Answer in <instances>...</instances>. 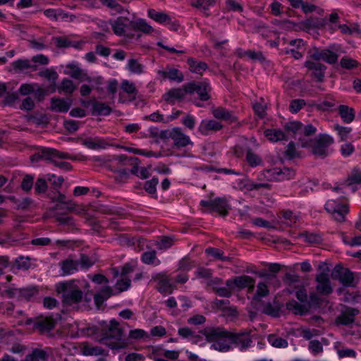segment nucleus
<instances>
[{
    "mask_svg": "<svg viewBox=\"0 0 361 361\" xmlns=\"http://www.w3.org/2000/svg\"><path fill=\"white\" fill-rule=\"evenodd\" d=\"M224 332H229L221 327H207L199 331L204 335L207 342L213 343L212 349L220 352H228L231 348L232 344L228 341V336Z\"/></svg>",
    "mask_w": 361,
    "mask_h": 361,
    "instance_id": "1",
    "label": "nucleus"
},
{
    "mask_svg": "<svg viewBox=\"0 0 361 361\" xmlns=\"http://www.w3.org/2000/svg\"><path fill=\"white\" fill-rule=\"evenodd\" d=\"M119 323L112 319L109 322V326L107 329H104V336L99 339V342L106 345L111 349L120 350L124 349L128 344L123 341L124 330L123 328L118 327Z\"/></svg>",
    "mask_w": 361,
    "mask_h": 361,
    "instance_id": "2",
    "label": "nucleus"
},
{
    "mask_svg": "<svg viewBox=\"0 0 361 361\" xmlns=\"http://www.w3.org/2000/svg\"><path fill=\"white\" fill-rule=\"evenodd\" d=\"M56 290L61 294L62 302L67 306L78 304L83 298V292L73 281L57 283Z\"/></svg>",
    "mask_w": 361,
    "mask_h": 361,
    "instance_id": "3",
    "label": "nucleus"
},
{
    "mask_svg": "<svg viewBox=\"0 0 361 361\" xmlns=\"http://www.w3.org/2000/svg\"><path fill=\"white\" fill-rule=\"evenodd\" d=\"M334 142V138L327 134H319L310 140L311 152L317 157L324 159L330 154L329 147Z\"/></svg>",
    "mask_w": 361,
    "mask_h": 361,
    "instance_id": "4",
    "label": "nucleus"
},
{
    "mask_svg": "<svg viewBox=\"0 0 361 361\" xmlns=\"http://www.w3.org/2000/svg\"><path fill=\"white\" fill-rule=\"evenodd\" d=\"M251 330L242 329L238 332H224L228 336L229 342L240 350H245L250 348L252 343Z\"/></svg>",
    "mask_w": 361,
    "mask_h": 361,
    "instance_id": "5",
    "label": "nucleus"
},
{
    "mask_svg": "<svg viewBox=\"0 0 361 361\" xmlns=\"http://www.w3.org/2000/svg\"><path fill=\"white\" fill-rule=\"evenodd\" d=\"M39 293L37 286H29L22 288H11L6 290L9 298H15L18 301H33Z\"/></svg>",
    "mask_w": 361,
    "mask_h": 361,
    "instance_id": "6",
    "label": "nucleus"
},
{
    "mask_svg": "<svg viewBox=\"0 0 361 361\" xmlns=\"http://www.w3.org/2000/svg\"><path fill=\"white\" fill-rule=\"evenodd\" d=\"M200 205L207 208L209 212H217L224 217L228 214L230 205L226 197H216L211 200H201Z\"/></svg>",
    "mask_w": 361,
    "mask_h": 361,
    "instance_id": "7",
    "label": "nucleus"
},
{
    "mask_svg": "<svg viewBox=\"0 0 361 361\" xmlns=\"http://www.w3.org/2000/svg\"><path fill=\"white\" fill-rule=\"evenodd\" d=\"M326 211L331 214L335 221H345V216L349 212V206L347 204L340 203L334 200H328L324 206Z\"/></svg>",
    "mask_w": 361,
    "mask_h": 361,
    "instance_id": "8",
    "label": "nucleus"
},
{
    "mask_svg": "<svg viewBox=\"0 0 361 361\" xmlns=\"http://www.w3.org/2000/svg\"><path fill=\"white\" fill-rule=\"evenodd\" d=\"M212 90L209 83L207 81H192L186 83V91L188 94L196 92L201 101H208L211 97L209 92Z\"/></svg>",
    "mask_w": 361,
    "mask_h": 361,
    "instance_id": "9",
    "label": "nucleus"
},
{
    "mask_svg": "<svg viewBox=\"0 0 361 361\" xmlns=\"http://www.w3.org/2000/svg\"><path fill=\"white\" fill-rule=\"evenodd\" d=\"M309 57L314 61H324L329 64L337 62L338 55L329 49H321L316 47L308 51Z\"/></svg>",
    "mask_w": 361,
    "mask_h": 361,
    "instance_id": "10",
    "label": "nucleus"
},
{
    "mask_svg": "<svg viewBox=\"0 0 361 361\" xmlns=\"http://www.w3.org/2000/svg\"><path fill=\"white\" fill-rule=\"evenodd\" d=\"M264 176L269 181L290 180L295 177V171L291 168L276 167L264 171Z\"/></svg>",
    "mask_w": 361,
    "mask_h": 361,
    "instance_id": "11",
    "label": "nucleus"
},
{
    "mask_svg": "<svg viewBox=\"0 0 361 361\" xmlns=\"http://www.w3.org/2000/svg\"><path fill=\"white\" fill-rule=\"evenodd\" d=\"M331 278L338 280L345 287H355L354 274L348 268L337 264L331 272Z\"/></svg>",
    "mask_w": 361,
    "mask_h": 361,
    "instance_id": "12",
    "label": "nucleus"
},
{
    "mask_svg": "<svg viewBox=\"0 0 361 361\" xmlns=\"http://www.w3.org/2000/svg\"><path fill=\"white\" fill-rule=\"evenodd\" d=\"M132 20H130L126 17H118L116 20L111 23L112 30L118 36H126L127 37L132 38L134 35L128 31H131Z\"/></svg>",
    "mask_w": 361,
    "mask_h": 361,
    "instance_id": "13",
    "label": "nucleus"
},
{
    "mask_svg": "<svg viewBox=\"0 0 361 361\" xmlns=\"http://www.w3.org/2000/svg\"><path fill=\"white\" fill-rule=\"evenodd\" d=\"M61 319V315L56 314V319H54L51 316L49 317H39L37 319L34 328L37 329L40 333L49 332L54 329L56 322V320Z\"/></svg>",
    "mask_w": 361,
    "mask_h": 361,
    "instance_id": "14",
    "label": "nucleus"
},
{
    "mask_svg": "<svg viewBox=\"0 0 361 361\" xmlns=\"http://www.w3.org/2000/svg\"><path fill=\"white\" fill-rule=\"evenodd\" d=\"M360 311L354 307H346L341 314L336 318V324L343 326H348L355 322V317Z\"/></svg>",
    "mask_w": 361,
    "mask_h": 361,
    "instance_id": "15",
    "label": "nucleus"
},
{
    "mask_svg": "<svg viewBox=\"0 0 361 361\" xmlns=\"http://www.w3.org/2000/svg\"><path fill=\"white\" fill-rule=\"evenodd\" d=\"M250 283H255V280L247 275L235 276L226 281V285L231 290H238L245 288Z\"/></svg>",
    "mask_w": 361,
    "mask_h": 361,
    "instance_id": "16",
    "label": "nucleus"
},
{
    "mask_svg": "<svg viewBox=\"0 0 361 361\" xmlns=\"http://www.w3.org/2000/svg\"><path fill=\"white\" fill-rule=\"evenodd\" d=\"M121 88L123 91V92L128 94L129 98L126 99L122 92H120L118 94V101L121 103H125L126 102H131L136 99V97L138 94V90L135 87V85L133 82H131L127 80H123L121 85Z\"/></svg>",
    "mask_w": 361,
    "mask_h": 361,
    "instance_id": "17",
    "label": "nucleus"
},
{
    "mask_svg": "<svg viewBox=\"0 0 361 361\" xmlns=\"http://www.w3.org/2000/svg\"><path fill=\"white\" fill-rule=\"evenodd\" d=\"M305 66L308 70L312 71V76L317 82H322L324 80L325 71L327 68L324 64L319 62L307 61L305 63Z\"/></svg>",
    "mask_w": 361,
    "mask_h": 361,
    "instance_id": "18",
    "label": "nucleus"
},
{
    "mask_svg": "<svg viewBox=\"0 0 361 361\" xmlns=\"http://www.w3.org/2000/svg\"><path fill=\"white\" fill-rule=\"evenodd\" d=\"M152 280L157 281V290L161 293H172V285L165 273H158L152 276Z\"/></svg>",
    "mask_w": 361,
    "mask_h": 361,
    "instance_id": "19",
    "label": "nucleus"
},
{
    "mask_svg": "<svg viewBox=\"0 0 361 361\" xmlns=\"http://www.w3.org/2000/svg\"><path fill=\"white\" fill-rule=\"evenodd\" d=\"M171 138L173 140L174 147L177 148L184 147L192 143L190 137L178 127L173 128L171 131Z\"/></svg>",
    "mask_w": 361,
    "mask_h": 361,
    "instance_id": "20",
    "label": "nucleus"
},
{
    "mask_svg": "<svg viewBox=\"0 0 361 361\" xmlns=\"http://www.w3.org/2000/svg\"><path fill=\"white\" fill-rule=\"evenodd\" d=\"M327 25V20L325 18L310 16L306 20L300 23V28L302 30L322 29Z\"/></svg>",
    "mask_w": 361,
    "mask_h": 361,
    "instance_id": "21",
    "label": "nucleus"
},
{
    "mask_svg": "<svg viewBox=\"0 0 361 361\" xmlns=\"http://www.w3.org/2000/svg\"><path fill=\"white\" fill-rule=\"evenodd\" d=\"M73 100L70 98L61 99L53 97L51 99V111L61 113L67 112L72 105Z\"/></svg>",
    "mask_w": 361,
    "mask_h": 361,
    "instance_id": "22",
    "label": "nucleus"
},
{
    "mask_svg": "<svg viewBox=\"0 0 361 361\" xmlns=\"http://www.w3.org/2000/svg\"><path fill=\"white\" fill-rule=\"evenodd\" d=\"M188 93L186 91V84L183 88H172L163 95L164 99L169 104H174L175 99L180 100L183 99Z\"/></svg>",
    "mask_w": 361,
    "mask_h": 361,
    "instance_id": "23",
    "label": "nucleus"
},
{
    "mask_svg": "<svg viewBox=\"0 0 361 361\" xmlns=\"http://www.w3.org/2000/svg\"><path fill=\"white\" fill-rule=\"evenodd\" d=\"M223 126L214 120H202L198 127V131L202 135H209L211 131L220 130Z\"/></svg>",
    "mask_w": 361,
    "mask_h": 361,
    "instance_id": "24",
    "label": "nucleus"
},
{
    "mask_svg": "<svg viewBox=\"0 0 361 361\" xmlns=\"http://www.w3.org/2000/svg\"><path fill=\"white\" fill-rule=\"evenodd\" d=\"M66 68L69 71L66 72V74L69 75L74 79L79 80L80 81H91V78L84 73L82 70L78 67V65L74 63H69L66 66Z\"/></svg>",
    "mask_w": 361,
    "mask_h": 361,
    "instance_id": "25",
    "label": "nucleus"
},
{
    "mask_svg": "<svg viewBox=\"0 0 361 361\" xmlns=\"http://www.w3.org/2000/svg\"><path fill=\"white\" fill-rule=\"evenodd\" d=\"M114 295L113 290L110 286H104L94 295V300L97 309H100L104 301Z\"/></svg>",
    "mask_w": 361,
    "mask_h": 361,
    "instance_id": "26",
    "label": "nucleus"
},
{
    "mask_svg": "<svg viewBox=\"0 0 361 361\" xmlns=\"http://www.w3.org/2000/svg\"><path fill=\"white\" fill-rule=\"evenodd\" d=\"M286 309L292 312L294 314L303 316L309 312L308 307L305 304H300L295 300H291L286 302Z\"/></svg>",
    "mask_w": 361,
    "mask_h": 361,
    "instance_id": "27",
    "label": "nucleus"
},
{
    "mask_svg": "<svg viewBox=\"0 0 361 361\" xmlns=\"http://www.w3.org/2000/svg\"><path fill=\"white\" fill-rule=\"evenodd\" d=\"M212 114L213 116L218 119L227 121L231 123L237 121V118L231 111L221 106L213 109Z\"/></svg>",
    "mask_w": 361,
    "mask_h": 361,
    "instance_id": "28",
    "label": "nucleus"
},
{
    "mask_svg": "<svg viewBox=\"0 0 361 361\" xmlns=\"http://www.w3.org/2000/svg\"><path fill=\"white\" fill-rule=\"evenodd\" d=\"M112 112V109L106 103L93 101L92 104V115L108 116Z\"/></svg>",
    "mask_w": 361,
    "mask_h": 361,
    "instance_id": "29",
    "label": "nucleus"
},
{
    "mask_svg": "<svg viewBox=\"0 0 361 361\" xmlns=\"http://www.w3.org/2000/svg\"><path fill=\"white\" fill-rule=\"evenodd\" d=\"M58 48H68L74 47L78 49H81L82 42L79 41H71L66 37H56L53 38Z\"/></svg>",
    "mask_w": 361,
    "mask_h": 361,
    "instance_id": "30",
    "label": "nucleus"
},
{
    "mask_svg": "<svg viewBox=\"0 0 361 361\" xmlns=\"http://www.w3.org/2000/svg\"><path fill=\"white\" fill-rule=\"evenodd\" d=\"M47 359L48 354L44 350L34 348L30 353L27 354L20 361H47Z\"/></svg>",
    "mask_w": 361,
    "mask_h": 361,
    "instance_id": "31",
    "label": "nucleus"
},
{
    "mask_svg": "<svg viewBox=\"0 0 361 361\" xmlns=\"http://www.w3.org/2000/svg\"><path fill=\"white\" fill-rule=\"evenodd\" d=\"M187 63L189 70L197 74H202L208 68V65L205 62L197 61L194 58H188Z\"/></svg>",
    "mask_w": 361,
    "mask_h": 361,
    "instance_id": "32",
    "label": "nucleus"
},
{
    "mask_svg": "<svg viewBox=\"0 0 361 361\" xmlns=\"http://www.w3.org/2000/svg\"><path fill=\"white\" fill-rule=\"evenodd\" d=\"M338 114L346 123H351L355 118V111L352 107L341 104L338 106Z\"/></svg>",
    "mask_w": 361,
    "mask_h": 361,
    "instance_id": "33",
    "label": "nucleus"
},
{
    "mask_svg": "<svg viewBox=\"0 0 361 361\" xmlns=\"http://www.w3.org/2000/svg\"><path fill=\"white\" fill-rule=\"evenodd\" d=\"M159 73L164 78L170 80L180 82L183 80V74L177 68H170L168 71H160Z\"/></svg>",
    "mask_w": 361,
    "mask_h": 361,
    "instance_id": "34",
    "label": "nucleus"
},
{
    "mask_svg": "<svg viewBox=\"0 0 361 361\" xmlns=\"http://www.w3.org/2000/svg\"><path fill=\"white\" fill-rule=\"evenodd\" d=\"M60 264L63 274L68 275L78 270L79 262L78 260L66 259L62 261Z\"/></svg>",
    "mask_w": 361,
    "mask_h": 361,
    "instance_id": "35",
    "label": "nucleus"
},
{
    "mask_svg": "<svg viewBox=\"0 0 361 361\" xmlns=\"http://www.w3.org/2000/svg\"><path fill=\"white\" fill-rule=\"evenodd\" d=\"M264 136L271 142H277L286 139L284 132L280 129L270 128L264 130Z\"/></svg>",
    "mask_w": 361,
    "mask_h": 361,
    "instance_id": "36",
    "label": "nucleus"
},
{
    "mask_svg": "<svg viewBox=\"0 0 361 361\" xmlns=\"http://www.w3.org/2000/svg\"><path fill=\"white\" fill-rule=\"evenodd\" d=\"M80 140L81 143L89 149H97L104 147V142L97 137H87Z\"/></svg>",
    "mask_w": 361,
    "mask_h": 361,
    "instance_id": "37",
    "label": "nucleus"
},
{
    "mask_svg": "<svg viewBox=\"0 0 361 361\" xmlns=\"http://www.w3.org/2000/svg\"><path fill=\"white\" fill-rule=\"evenodd\" d=\"M131 29L132 30L141 31L146 34H149L153 31L152 27L143 19H138L135 21L132 20Z\"/></svg>",
    "mask_w": 361,
    "mask_h": 361,
    "instance_id": "38",
    "label": "nucleus"
},
{
    "mask_svg": "<svg viewBox=\"0 0 361 361\" xmlns=\"http://www.w3.org/2000/svg\"><path fill=\"white\" fill-rule=\"evenodd\" d=\"M215 0H193L190 4L197 8L202 9L204 16L208 17L210 14L207 12L210 6H214Z\"/></svg>",
    "mask_w": 361,
    "mask_h": 361,
    "instance_id": "39",
    "label": "nucleus"
},
{
    "mask_svg": "<svg viewBox=\"0 0 361 361\" xmlns=\"http://www.w3.org/2000/svg\"><path fill=\"white\" fill-rule=\"evenodd\" d=\"M148 16L150 18L159 23H164L170 21V16L167 13L164 12H158L153 8L148 10Z\"/></svg>",
    "mask_w": 361,
    "mask_h": 361,
    "instance_id": "40",
    "label": "nucleus"
},
{
    "mask_svg": "<svg viewBox=\"0 0 361 361\" xmlns=\"http://www.w3.org/2000/svg\"><path fill=\"white\" fill-rule=\"evenodd\" d=\"M269 290L267 284L264 282H259L257 286V291L253 296L252 302H259L262 297H265L269 295Z\"/></svg>",
    "mask_w": 361,
    "mask_h": 361,
    "instance_id": "41",
    "label": "nucleus"
},
{
    "mask_svg": "<svg viewBox=\"0 0 361 361\" xmlns=\"http://www.w3.org/2000/svg\"><path fill=\"white\" fill-rule=\"evenodd\" d=\"M76 90V86L73 84V81L64 78L62 80L61 85L58 87V92H63L66 94H72Z\"/></svg>",
    "mask_w": 361,
    "mask_h": 361,
    "instance_id": "42",
    "label": "nucleus"
},
{
    "mask_svg": "<svg viewBox=\"0 0 361 361\" xmlns=\"http://www.w3.org/2000/svg\"><path fill=\"white\" fill-rule=\"evenodd\" d=\"M141 259L142 262L146 264H156L157 265L160 264V261L157 259V252L155 250L143 252Z\"/></svg>",
    "mask_w": 361,
    "mask_h": 361,
    "instance_id": "43",
    "label": "nucleus"
},
{
    "mask_svg": "<svg viewBox=\"0 0 361 361\" xmlns=\"http://www.w3.org/2000/svg\"><path fill=\"white\" fill-rule=\"evenodd\" d=\"M246 161L252 167H255L262 164L261 157L254 153L251 149H248L247 151Z\"/></svg>",
    "mask_w": 361,
    "mask_h": 361,
    "instance_id": "44",
    "label": "nucleus"
},
{
    "mask_svg": "<svg viewBox=\"0 0 361 361\" xmlns=\"http://www.w3.org/2000/svg\"><path fill=\"white\" fill-rule=\"evenodd\" d=\"M47 176V180L52 185L54 190L59 192V190L64 181L63 176H57L54 173H48Z\"/></svg>",
    "mask_w": 361,
    "mask_h": 361,
    "instance_id": "45",
    "label": "nucleus"
},
{
    "mask_svg": "<svg viewBox=\"0 0 361 361\" xmlns=\"http://www.w3.org/2000/svg\"><path fill=\"white\" fill-rule=\"evenodd\" d=\"M58 151L52 148H42L41 149V157L42 159H44L50 163L56 158Z\"/></svg>",
    "mask_w": 361,
    "mask_h": 361,
    "instance_id": "46",
    "label": "nucleus"
},
{
    "mask_svg": "<svg viewBox=\"0 0 361 361\" xmlns=\"http://www.w3.org/2000/svg\"><path fill=\"white\" fill-rule=\"evenodd\" d=\"M85 331L87 335L94 336L99 341L102 337L104 336V329H102L99 325L89 326Z\"/></svg>",
    "mask_w": 361,
    "mask_h": 361,
    "instance_id": "47",
    "label": "nucleus"
},
{
    "mask_svg": "<svg viewBox=\"0 0 361 361\" xmlns=\"http://www.w3.org/2000/svg\"><path fill=\"white\" fill-rule=\"evenodd\" d=\"M359 62L348 56H343L340 61V65L343 68L351 70L359 66Z\"/></svg>",
    "mask_w": 361,
    "mask_h": 361,
    "instance_id": "48",
    "label": "nucleus"
},
{
    "mask_svg": "<svg viewBox=\"0 0 361 361\" xmlns=\"http://www.w3.org/2000/svg\"><path fill=\"white\" fill-rule=\"evenodd\" d=\"M268 341L271 345L276 348H286L288 346V341L286 339L278 337L274 334L269 335Z\"/></svg>",
    "mask_w": 361,
    "mask_h": 361,
    "instance_id": "49",
    "label": "nucleus"
},
{
    "mask_svg": "<svg viewBox=\"0 0 361 361\" xmlns=\"http://www.w3.org/2000/svg\"><path fill=\"white\" fill-rule=\"evenodd\" d=\"M322 302V299L315 293H312L310 294L309 300L307 299L305 305L308 307V310L310 311L312 307H320Z\"/></svg>",
    "mask_w": 361,
    "mask_h": 361,
    "instance_id": "50",
    "label": "nucleus"
},
{
    "mask_svg": "<svg viewBox=\"0 0 361 361\" xmlns=\"http://www.w3.org/2000/svg\"><path fill=\"white\" fill-rule=\"evenodd\" d=\"M48 188L47 179L44 178H39L35 183V192L37 195L44 193Z\"/></svg>",
    "mask_w": 361,
    "mask_h": 361,
    "instance_id": "51",
    "label": "nucleus"
},
{
    "mask_svg": "<svg viewBox=\"0 0 361 361\" xmlns=\"http://www.w3.org/2000/svg\"><path fill=\"white\" fill-rule=\"evenodd\" d=\"M12 66H13V69L16 71H17V70L23 71V70H25V69H27L31 67H33L34 70L36 69V66H32L30 63V61L27 59H25V60L18 59V60L13 62Z\"/></svg>",
    "mask_w": 361,
    "mask_h": 361,
    "instance_id": "52",
    "label": "nucleus"
},
{
    "mask_svg": "<svg viewBox=\"0 0 361 361\" xmlns=\"http://www.w3.org/2000/svg\"><path fill=\"white\" fill-rule=\"evenodd\" d=\"M34 176L30 174H26L21 182L20 188L23 190L25 192H29L32 186H33V181H34Z\"/></svg>",
    "mask_w": 361,
    "mask_h": 361,
    "instance_id": "53",
    "label": "nucleus"
},
{
    "mask_svg": "<svg viewBox=\"0 0 361 361\" xmlns=\"http://www.w3.org/2000/svg\"><path fill=\"white\" fill-rule=\"evenodd\" d=\"M159 183L157 178L154 177L149 180H147L144 185V189L150 195H156L157 185Z\"/></svg>",
    "mask_w": 361,
    "mask_h": 361,
    "instance_id": "54",
    "label": "nucleus"
},
{
    "mask_svg": "<svg viewBox=\"0 0 361 361\" xmlns=\"http://www.w3.org/2000/svg\"><path fill=\"white\" fill-rule=\"evenodd\" d=\"M295 288L297 289L295 291V296L297 299L302 303H306L308 295L306 288L303 286H296Z\"/></svg>",
    "mask_w": 361,
    "mask_h": 361,
    "instance_id": "55",
    "label": "nucleus"
},
{
    "mask_svg": "<svg viewBox=\"0 0 361 361\" xmlns=\"http://www.w3.org/2000/svg\"><path fill=\"white\" fill-rule=\"evenodd\" d=\"M128 68L130 72L137 74H140L143 71V66L134 59H131L128 61Z\"/></svg>",
    "mask_w": 361,
    "mask_h": 361,
    "instance_id": "56",
    "label": "nucleus"
},
{
    "mask_svg": "<svg viewBox=\"0 0 361 361\" xmlns=\"http://www.w3.org/2000/svg\"><path fill=\"white\" fill-rule=\"evenodd\" d=\"M316 290L321 295H329L333 292V288L331 286V282L318 283L316 286Z\"/></svg>",
    "mask_w": 361,
    "mask_h": 361,
    "instance_id": "57",
    "label": "nucleus"
},
{
    "mask_svg": "<svg viewBox=\"0 0 361 361\" xmlns=\"http://www.w3.org/2000/svg\"><path fill=\"white\" fill-rule=\"evenodd\" d=\"M38 75L42 78H47L48 80L51 81L53 83H55L56 79L58 78L57 73L54 70H50L48 68L39 72Z\"/></svg>",
    "mask_w": 361,
    "mask_h": 361,
    "instance_id": "58",
    "label": "nucleus"
},
{
    "mask_svg": "<svg viewBox=\"0 0 361 361\" xmlns=\"http://www.w3.org/2000/svg\"><path fill=\"white\" fill-rule=\"evenodd\" d=\"M284 128L287 131L295 134L302 130V124L300 121H289L285 124Z\"/></svg>",
    "mask_w": 361,
    "mask_h": 361,
    "instance_id": "59",
    "label": "nucleus"
},
{
    "mask_svg": "<svg viewBox=\"0 0 361 361\" xmlns=\"http://www.w3.org/2000/svg\"><path fill=\"white\" fill-rule=\"evenodd\" d=\"M99 1L108 8L115 10L117 13H122L123 7L114 0H99Z\"/></svg>",
    "mask_w": 361,
    "mask_h": 361,
    "instance_id": "60",
    "label": "nucleus"
},
{
    "mask_svg": "<svg viewBox=\"0 0 361 361\" xmlns=\"http://www.w3.org/2000/svg\"><path fill=\"white\" fill-rule=\"evenodd\" d=\"M305 101L301 99H293L289 105V110L292 113H298L305 105Z\"/></svg>",
    "mask_w": 361,
    "mask_h": 361,
    "instance_id": "61",
    "label": "nucleus"
},
{
    "mask_svg": "<svg viewBox=\"0 0 361 361\" xmlns=\"http://www.w3.org/2000/svg\"><path fill=\"white\" fill-rule=\"evenodd\" d=\"M305 237V240L311 244H319L322 241L320 235L317 233H305L302 235Z\"/></svg>",
    "mask_w": 361,
    "mask_h": 361,
    "instance_id": "62",
    "label": "nucleus"
},
{
    "mask_svg": "<svg viewBox=\"0 0 361 361\" xmlns=\"http://www.w3.org/2000/svg\"><path fill=\"white\" fill-rule=\"evenodd\" d=\"M131 285V281L128 278H123L118 280L116 283V287L118 290V293L127 290Z\"/></svg>",
    "mask_w": 361,
    "mask_h": 361,
    "instance_id": "63",
    "label": "nucleus"
},
{
    "mask_svg": "<svg viewBox=\"0 0 361 361\" xmlns=\"http://www.w3.org/2000/svg\"><path fill=\"white\" fill-rule=\"evenodd\" d=\"M347 181L348 182V185L354 183L361 184V172L357 169H353L351 175L348 176Z\"/></svg>",
    "mask_w": 361,
    "mask_h": 361,
    "instance_id": "64",
    "label": "nucleus"
}]
</instances>
